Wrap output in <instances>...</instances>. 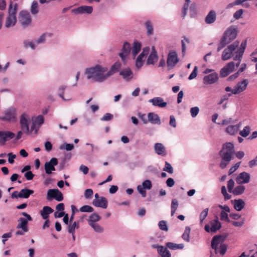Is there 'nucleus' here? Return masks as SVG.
Here are the masks:
<instances>
[{
	"label": "nucleus",
	"mask_w": 257,
	"mask_h": 257,
	"mask_svg": "<svg viewBox=\"0 0 257 257\" xmlns=\"http://www.w3.org/2000/svg\"><path fill=\"white\" fill-rule=\"evenodd\" d=\"M17 12V4H15L13 6L12 2H11L9 10L8 13L10 16H16V13Z\"/></svg>",
	"instance_id": "40"
},
{
	"label": "nucleus",
	"mask_w": 257,
	"mask_h": 257,
	"mask_svg": "<svg viewBox=\"0 0 257 257\" xmlns=\"http://www.w3.org/2000/svg\"><path fill=\"white\" fill-rule=\"evenodd\" d=\"M244 186L242 185H238L233 189V191H232V193L234 195H239L242 194L244 192Z\"/></svg>",
	"instance_id": "43"
},
{
	"label": "nucleus",
	"mask_w": 257,
	"mask_h": 257,
	"mask_svg": "<svg viewBox=\"0 0 257 257\" xmlns=\"http://www.w3.org/2000/svg\"><path fill=\"white\" fill-rule=\"evenodd\" d=\"M221 236H215L211 240V247L215 250V253H217V247L220 242Z\"/></svg>",
	"instance_id": "37"
},
{
	"label": "nucleus",
	"mask_w": 257,
	"mask_h": 257,
	"mask_svg": "<svg viewBox=\"0 0 257 257\" xmlns=\"http://www.w3.org/2000/svg\"><path fill=\"white\" fill-rule=\"evenodd\" d=\"M121 67V64L119 61L115 62L110 67L109 70L106 72L108 78L114 73L118 72Z\"/></svg>",
	"instance_id": "27"
},
{
	"label": "nucleus",
	"mask_w": 257,
	"mask_h": 257,
	"mask_svg": "<svg viewBox=\"0 0 257 257\" xmlns=\"http://www.w3.org/2000/svg\"><path fill=\"white\" fill-rule=\"evenodd\" d=\"M221 193L224 197L225 200H229L231 198V195L227 193L225 186H223L221 187Z\"/></svg>",
	"instance_id": "56"
},
{
	"label": "nucleus",
	"mask_w": 257,
	"mask_h": 257,
	"mask_svg": "<svg viewBox=\"0 0 257 257\" xmlns=\"http://www.w3.org/2000/svg\"><path fill=\"white\" fill-rule=\"evenodd\" d=\"M177 209V199H173L171 203V216H173Z\"/></svg>",
	"instance_id": "59"
},
{
	"label": "nucleus",
	"mask_w": 257,
	"mask_h": 257,
	"mask_svg": "<svg viewBox=\"0 0 257 257\" xmlns=\"http://www.w3.org/2000/svg\"><path fill=\"white\" fill-rule=\"evenodd\" d=\"M113 115L110 113H106L101 118V121H109L113 118Z\"/></svg>",
	"instance_id": "60"
},
{
	"label": "nucleus",
	"mask_w": 257,
	"mask_h": 257,
	"mask_svg": "<svg viewBox=\"0 0 257 257\" xmlns=\"http://www.w3.org/2000/svg\"><path fill=\"white\" fill-rule=\"evenodd\" d=\"M158 59L157 52L155 50L154 47H152V51L148 58L147 63L148 65L154 64L158 60Z\"/></svg>",
	"instance_id": "28"
},
{
	"label": "nucleus",
	"mask_w": 257,
	"mask_h": 257,
	"mask_svg": "<svg viewBox=\"0 0 257 257\" xmlns=\"http://www.w3.org/2000/svg\"><path fill=\"white\" fill-rule=\"evenodd\" d=\"M34 193V191L28 188L22 189L19 192V197L22 198H28L29 196Z\"/></svg>",
	"instance_id": "33"
},
{
	"label": "nucleus",
	"mask_w": 257,
	"mask_h": 257,
	"mask_svg": "<svg viewBox=\"0 0 257 257\" xmlns=\"http://www.w3.org/2000/svg\"><path fill=\"white\" fill-rule=\"evenodd\" d=\"M19 23L24 29L28 27L32 23V18L29 13L26 11H21L19 14Z\"/></svg>",
	"instance_id": "4"
},
{
	"label": "nucleus",
	"mask_w": 257,
	"mask_h": 257,
	"mask_svg": "<svg viewBox=\"0 0 257 257\" xmlns=\"http://www.w3.org/2000/svg\"><path fill=\"white\" fill-rule=\"evenodd\" d=\"M190 1V0H185V3L184 4L182 10V17L184 18L187 14V10L188 9Z\"/></svg>",
	"instance_id": "48"
},
{
	"label": "nucleus",
	"mask_w": 257,
	"mask_h": 257,
	"mask_svg": "<svg viewBox=\"0 0 257 257\" xmlns=\"http://www.w3.org/2000/svg\"><path fill=\"white\" fill-rule=\"evenodd\" d=\"M90 226L97 233H101L103 231V228L97 223L90 225Z\"/></svg>",
	"instance_id": "50"
},
{
	"label": "nucleus",
	"mask_w": 257,
	"mask_h": 257,
	"mask_svg": "<svg viewBox=\"0 0 257 257\" xmlns=\"http://www.w3.org/2000/svg\"><path fill=\"white\" fill-rule=\"evenodd\" d=\"M17 22L16 16H8L7 18L5 26L7 28H10L14 26Z\"/></svg>",
	"instance_id": "36"
},
{
	"label": "nucleus",
	"mask_w": 257,
	"mask_h": 257,
	"mask_svg": "<svg viewBox=\"0 0 257 257\" xmlns=\"http://www.w3.org/2000/svg\"><path fill=\"white\" fill-rule=\"evenodd\" d=\"M190 43L189 40L188 38H184V40H182L181 41V44H182V53L183 54V56H184L185 54V51H186V45Z\"/></svg>",
	"instance_id": "53"
},
{
	"label": "nucleus",
	"mask_w": 257,
	"mask_h": 257,
	"mask_svg": "<svg viewBox=\"0 0 257 257\" xmlns=\"http://www.w3.org/2000/svg\"><path fill=\"white\" fill-rule=\"evenodd\" d=\"M23 45L25 48L28 49L30 48L32 50H35L36 48V44L35 42L30 41L28 40H26L23 41Z\"/></svg>",
	"instance_id": "42"
},
{
	"label": "nucleus",
	"mask_w": 257,
	"mask_h": 257,
	"mask_svg": "<svg viewBox=\"0 0 257 257\" xmlns=\"http://www.w3.org/2000/svg\"><path fill=\"white\" fill-rule=\"evenodd\" d=\"M190 232V228L188 226L186 227L185 231L182 236V238L184 240L189 241Z\"/></svg>",
	"instance_id": "51"
},
{
	"label": "nucleus",
	"mask_w": 257,
	"mask_h": 257,
	"mask_svg": "<svg viewBox=\"0 0 257 257\" xmlns=\"http://www.w3.org/2000/svg\"><path fill=\"white\" fill-rule=\"evenodd\" d=\"M67 88L66 85H61L58 89V95L63 101H69L72 99V95L71 94H66V97L64 96V91Z\"/></svg>",
	"instance_id": "24"
},
{
	"label": "nucleus",
	"mask_w": 257,
	"mask_h": 257,
	"mask_svg": "<svg viewBox=\"0 0 257 257\" xmlns=\"http://www.w3.org/2000/svg\"><path fill=\"white\" fill-rule=\"evenodd\" d=\"M53 211V209L51 207L48 206H45L43 207L40 213L43 219H47L49 217V215L52 213Z\"/></svg>",
	"instance_id": "31"
},
{
	"label": "nucleus",
	"mask_w": 257,
	"mask_h": 257,
	"mask_svg": "<svg viewBox=\"0 0 257 257\" xmlns=\"http://www.w3.org/2000/svg\"><path fill=\"white\" fill-rule=\"evenodd\" d=\"M74 145L73 144H62L59 146V149H65L67 151H71L74 149Z\"/></svg>",
	"instance_id": "52"
},
{
	"label": "nucleus",
	"mask_w": 257,
	"mask_h": 257,
	"mask_svg": "<svg viewBox=\"0 0 257 257\" xmlns=\"http://www.w3.org/2000/svg\"><path fill=\"white\" fill-rule=\"evenodd\" d=\"M149 102H151L154 106H159L161 108L165 107L167 105V103L164 102L163 99L160 97H156L151 99L149 100Z\"/></svg>",
	"instance_id": "25"
},
{
	"label": "nucleus",
	"mask_w": 257,
	"mask_h": 257,
	"mask_svg": "<svg viewBox=\"0 0 257 257\" xmlns=\"http://www.w3.org/2000/svg\"><path fill=\"white\" fill-rule=\"evenodd\" d=\"M101 217L97 213L94 212L92 213L87 219L88 224L91 225L94 223H97L101 219Z\"/></svg>",
	"instance_id": "34"
},
{
	"label": "nucleus",
	"mask_w": 257,
	"mask_h": 257,
	"mask_svg": "<svg viewBox=\"0 0 257 257\" xmlns=\"http://www.w3.org/2000/svg\"><path fill=\"white\" fill-rule=\"evenodd\" d=\"M79 227V222L74 221L72 224L68 225L67 228L68 232L69 233H75V228H78Z\"/></svg>",
	"instance_id": "44"
},
{
	"label": "nucleus",
	"mask_w": 257,
	"mask_h": 257,
	"mask_svg": "<svg viewBox=\"0 0 257 257\" xmlns=\"http://www.w3.org/2000/svg\"><path fill=\"white\" fill-rule=\"evenodd\" d=\"M237 36V30L234 26H231L224 32L217 49L220 51L227 44L234 40Z\"/></svg>",
	"instance_id": "3"
},
{
	"label": "nucleus",
	"mask_w": 257,
	"mask_h": 257,
	"mask_svg": "<svg viewBox=\"0 0 257 257\" xmlns=\"http://www.w3.org/2000/svg\"><path fill=\"white\" fill-rule=\"evenodd\" d=\"M234 152V146L232 143L229 142L223 145L222 148L219 153L221 158L219 165L221 169L225 168L233 159Z\"/></svg>",
	"instance_id": "2"
},
{
	"label": "nucleus",
	"mask_w": 257,
	"mask_h": 257,
	"mask_svg": "<svg viewBox=\"0 0 257 257\" xmlns=\"http://www.w3.org/2000/svg\"><path fill=\"white\" fill-rule=\"evenodd\" d=\"M241 126V123L239 122V123L236 124V125H230L228 126L226 129H225V132L228 134L230 135H234L236 134L238 130H239V128Z\"/></svg>",
	"instance_id": "29"
},
{
	"label": "nucleus",
	"mask_w": 257,
	"mask_h": 257,
	"mask_svg": "<svg viewBox=\"0 0 257 257\" xmlns=\"http://www.w3.org/2000/svg\"><path fill=\"white\" fill-rule=\"evenodd\" d=\"M31 13L33 15H36L39 12L38 4L37 1H33L31 7Z\"/></svg>",
	"instance_id": "45"
},
{
	"label": "nucleus",
	"mask_w": 257,
	"mask_h": 257,
	"mask_svg": "<svg viewBox=\"0 0 257 257\" xmlns=\"http://www.w3.org/2000/svg\"><path fill=\"white\" fill-rule=\"evenodd\" d=\"M221 227L220 222L218 221V218L212 220L210 222V227L208 224L205 226V230L207 232L211 231V232H215L219 230Z\"/></svg>",
	"instance_id": "15"
},
{
	"label": "nucleus",
	"mask_w": 257,
	"mask_h": 257,
	"mask_svg": "<svg viewBox=\"0 0 257 257\" xmlns=\"http://www.w3.org/2000/svg\"><path fill=\"white\" fill-rule=\"evenodd\" d=\"M58 164V160L56 158H52L48 162H46L44 165L45 172L47 174L50 175L53 171L56 170L55 166Z\"/></svg>",
	"instance_id": "10"
},
{
	"label": "nucleus",
	"mask_w": 257,
	"mask_h": 257,
	"mask_svg": "<svg viewBox=\"0 0 257 257\" xmlns=\"http://www.w3.org/2000/svg\"><path fill=\"white\" fill-rule=\"evenodd\" d=\"M150 51V48L146 47L143 49L142 53L138 56L136 61V66L140 68L143 65V58L147 56Z\"/></svg>",
	"instance_id": "16"
},
{
	"label": "nucleus",
	"mask_w": 257,
	"mask_h": 257,
	"mask_svg": "<svg viewBox=\"0 0 257 257\" xmlns=\"http://www.w3.org/2000/svg\"><path fill=\"white\" fill-rule=\"evenodd\" d=\"M141 49V44L140 42L136 41L134 42L132 48V55L135 58L137 55L140 52Z\"/></svg>",
	"instance_id": "39"
},
{
	"label": "nucleus",
	"mask_w": 257,
	"mask_h": 257,
	"mask_svg": "<svg viewBox=\"0 0 257 257\" xmlns=\"http://www.w3.org/2000/svg\"><path fill=\"white\" fill-rule=\"evenodd\" d=\"M92 11L93 7L92 6H82L76 9H73L72 11L75 14H90L92 13Z\"/></svg>",
	"instance_id": "19"
},
{
	"label": "nucleus",
	"mask_w": 257,
	"mask_h": 257,
	"mask_svg": "<svg viewBox=\"0 0 257 257\" xmlns=\"http://www.w3.org/2000/svg\"><path fill=\"white\" fill-rule=\"evenodd\" d=\"M53 199L58 201H61L63 199L62 193L58 189H50L47 192V199L51 201Z\"/></svg>",
	"instance_id": "7"
},
{
	"label": "nucleus",
	"mask_w": 257,
	"mask_h": 257,
	"mask_svg": "<svg viewBox=\"0 0 257 257\" xmlns=\"http://www.w3.org/2000/svg\"><path fill=\"white\" fill-rule=\"evenodd\" d=\"M250 131V127L248 126H245L243 129L239 132V135L244 138L248 136Z\"/></svg>",
	"instance_id": "49"
},
{
	"label": "nucleus",
	"mask_w": 257,
	"mask_h": 257,
	"mask_svg": "<svg viewBox=\"0 0 257 257\" xmlns=\"http://www.w3.org/2000/svg\"><path fill=\"white\" fill-rule=\"evenodd\" d=\"M15 136V134L12 132L0 131V145H4L8 139L14 138Z\"/></svg>",
	"instance_id": "21"
},
{
	"label": "nucleus",
	"mask_w": 257,
	"mask_h": 257,
	"mask_svg": "<svg viewBox=\"0 0 257 257\" xmlns=\"http://www.w3.org/2000/svg\"><path fill=\"white\" fill-rule=\"evenodd\" d=\"M22 215L26 218L21 217L19 219L17 228L23 229L24 231H29L28 223L29 221H32L33 218L26 212H22Z\"/></svg>",
	"instance_id": "5"
},
{
	"label": "nucleus",
	"mask_w": 257,
	"mask_h": 257,
	"mask_svg": "<svg viewBox=\"0 0 257 257\" xmlns=\"http://www.w3.org/2000/svg\"><path fill=\"white\" fill-rule=\"evenodd\" d=\"M238 44H239V42L236 41V42H234L233 44L228 46L226 49H228L229 52H231L232 53V52L238 47Z\"/></svg>",
	"instance_id": "61"
},
{
	"label": "nucleus",
	"mask_w": 257,
	"mask_h": 257,
	"mask_svg": "<svg viewBox=\"0 0 257 257\" xmlns=\"http://www.w3.org/2000/svg\"><path fill=\"white\" fill-rule=\"evenodd\" d=\"M208 213V208L204 209L200 214V221L202 223L206 217Z\"/></svg>",
	"instance_id": "57"
},
{
	"label": "nucleus",
	"mask_w": 257,
	"mask_h": 257,
	"mask_svg": "<svg viewBox=\"0 0 257 257\" xmlns=\"http://www.w3.org/2000/svg\"><path fill=\"white\" fill-rule=\"evenodd\" d=\"M79 211L81 212H92L94 209L91 206L85 205L80 208Z\"/></svg>",
	"instance_id": "47"
},
{
	"label": "nucleus",
	"mask_w": 257,
	"mask_h": 257,
	"mask_svg": "<svg viewBox=\"0 0 257 257\" xmlns=\"http://www.w3.org/2000/svg\"><path fill=\"white\" fill-rule=\"evenodd\" d=\"M44 122V118L42 115H39L33 121L31 126V131H34L35 134H37L40 128V126Z\"/></svg>",
	"instance_id": "12"
},
{
	"label": "nucleus",
	"mask_w": 257,
	"mask_h": 257,
	"mask_svg": "<svg viewBox=\"0 0 257 257\" xmlns=\"http://www.w3.org/2000/svg\"><path fill=\"white\" fill-rule=\"evenodd\" d=\"M154 151L157 154L162 156L167 155L165 147L162 143H156L154 145Z\"/></svg>",
	"instance_id": "26"
},
{
	"label": "nucleus",
	"mask_w": 257,
	"mask_h": 257,
	"mask_svg": "<svg viewBox=\"0 0 257 257\" xmlns=\"http://www.w3.org/2000/svg\"><path fill=\"white\" fill-rule=\"evenodd\" d=\"M53 35L51 33H45L40 36V37L35 41V44L38 45L40 44L45 43L47 37H51Z\"/></svg>",
	"instance_id": "38"
},
{
	"label": "nucleus",
	"mask_w": 257,
	"mask_h": 257,
	"mask_svg": "<svg viewBox=\"0 0 257 257\" xmlns=\"http://www.w3.org/2000/svg\"><path fill=\"white\" fill-rule=\"evenodd\" d=\"M20 125L22 130L25 133L29 134L31 132V130L29 129V121L27 115L24 113L20 117Z\"/></svg>",
	"instance_id": "13"
},
{
	"label": "nucleus",
	"mask_w": 257,
	"mask_h": 257,
	"mask_svg": "<svg viewBox=\"0 0 257 257\" xmlns=\"http://www.w3.org/2000/svg\"><path fill=\"white\" fill-rule=\"evenodd\" d=\"M3 121H15L16 119V109L14 107H10L4 112V115L0 117Z\"/></svg>",
	"instance_id": "6"
},
{
	"label": "nucleus",
	"mask_w": 257,
	"mask_h": 257,
	"mask_svg": "<svg viewBox=\"0 0 257 257\" xmlns=\"http://www.w3.org/2000/svg\"><path fill=\"white\" fill-rule=\"evenodd\" d=\"M146 189L150 190L152 187V183L150 180H146L142 185Z\"/></svg>",
	"instance_id": "58"
},
{
	"label": "nucleus",
	"mask_w": 257,
	"mask_h": 257,
	"mask_svg": "<svg viewBox=\"0 0 257 257\" xmlns=\"http://www.w3.org/2000/svg\"><path fill=\"white\" fill-rule=\"evenodd\" d=\"M232 54V53L231 52H229L228 49H225L222 54V59L223 61L229 59L231 57Z\"/></svg>",
	"instance_id": "46"
},
{
	"label": "nucleus",
	"mask_w": 257,
	"mask_h": 257,
	"mask_svg": "<svg viewBox=\"0 0 257 257\" xmlns=\"http://www.w3.org/2000/svg\"><path fill=\"white\" fill-rule=\"evenodd\" d=\"M231 202L233 204L234 209L238 211L241 210L245 206L244 201L240 199H235L234 200H232Z\"/></svg>",
	"instance_id": "32"
},
{
	"label": "nucleus",
	"mask_w": 257,
	"mask_h": 257,
	"mask_svg": "<svg viewBox=\"0 0 257 257\" xmlns=\"http://www.w3.org/2000/svg\"><path fill=\"white\" fill-rule=\"evenodd\" d=\"M137 189L139 192L142 195V196L144 197L146 196V191H145V188L142 185H138L137 187Z\"/></svg>",
	"instance_id": "64"
},
{
	"label": "nucleus",
	"mask_w": 257,
	"mask_h": 257,
	"mask_svg": "<svg viewBox=\"0 0 257 257\" xmlns=\"http://www.w3.org/2000/svg\"><path fill=\"white\" fill-rule=\"evenodd\" d=\"M177 63V53L174 51H171L168 56L167 64L169 69L172 68Z\"/></svg>",
	"instance_id": "17"
},
{
	"label": "nucleus",
	"mask_w": 257,
	"mask_h": 257,
	"mask_svg": "<svg viewBox=\"0 0 257 257\" xmlns=\"http://www.w3.org/2000/svg\"><path fill=\"white\" fill-rule=\"evenodd\" d=\"M145 26L147 29V33L148 36L153 35L154 32L153 26L150 21H147L145 23Z\"/></svg>",
	"instance_id": "41"
},
{
	"label": "nucleus",
	"mask_w": 257,
	"mask_h": 257,
	"mask_svg": "<svg viewBox=\"0 0 257 257\" xmlns=\"http://www.w3.org/2000/svg\"><path fill=\"white\" fill-rule=\"evenodd\" d=\"M92 204L95 207L105 209L107 207L108 201L105 197L100 196L98 199H94Z\"/></svg>",
	"instance_id": "22"
},
{
	"label": "nucleus",
	"mask_w": 257,
	"mask_h": 257,
	"mask_svg": "<svg viewBox=\"0 0 257 257\" xmlns=\"http://www.w3.org/2000/svg\"><path fill=\"white\" fill-rule=\"evenodd\" d=\"M220 219L227 222H230V220L228 218V215L227 212H225L224 211H222L220 212Z\"/></svg>",
	"instance_id": "62"
},
{
	"label": "nucleus",
	"mask_w": 257,
	"mask_h": 257,
	"mask_svg": "<svg viewBox=\"0 0 257 257\" xmlns=\"http://www.w3.org/2000/svg\"><path fill=\"white\" fill-rule=\"evenodd\" d=\"M216 13L214 11H211L205 18V22L210 24L214 23L216 20Z\"/></svg>",
	"instance_id": "35"
},
{
	"label": "nucleus",
	"mask_w": 257,
	"mask_h": 257,
	"mask_svg": "<svg viewBox=\"0 0 257 257\" xmlns=\"http://www.w3.org/2000/svg\"><path fill=\"white\" fill-rule=\"evenodd\" d=\"M218 79V75L216 72H213L211 74L205 76L203 80L204 84H212L217 81Z\"/></svg>",
	"instance_id": "18"
},
{
	"label": "nucleus",
	"mask_w": 257,
	"mask_h": 257,
	"mask_svg": "<svg viewBox=\"0 0 257 257\" xmlns=\"http://www.w3.org/2000/svg\"><path fill=\"white\" fill-rule=\"evenodd\" d=\"M148 120L153 124H160L161 122L160 117L157 114L150 112L148 114Z\"/></svg>",
	"instance_id": "30"
},
{
	"label": "nucleus",
	"mask_w": 257,
	"mask_h": 257,
	"mask_svg": "<svg viewBox=\"0 0 257 257\" xmlns=\"http://www.w3.org/2000/svg\"><path fill=\"white\" fill-rule=\"evenodd\" d=\"M131 49L130 44L127 42H124L121 49V52L119 53L118 54L124 64H126L127 62V56L130 54Z\"/></svg>",
	"instance_id": "8"
},
{
	"label": "nucleus",
	"mask_w": 257,
	"mask_h": 257,
	"mask_svg": "<svg viewBox=\"0 0 257 257\" xmlns=\"http://www.w3.org/2000/svg\"><path fill=\"white\" fill-rule=\"evenodd\" d=\"M248 80L246 79L238 82L233 87V94L236 95L243 92L246 89L247 86L248 85Z\"/></svg>",
	"instance_id": "9"
},
{
	"label": "nucleus",
	"mask_w": 257,
	"mask_h": 257,
	"mask_svg": "<svg viewBox=\"0 0 257 257\" xmlns=\"http://www.w3.org/2000/svg\"><path fill=\"white\" fill-rule=\"evenodd\" d=\"M93 195V190L91 189H87L85 190L84 196L86 199H89Z\"/></svg>",
	"instance_id": "63"
},
{
	"label": "nucleus",
	"mask_w": 257,
	"mask_h": 257,
	"mask_svg": "<svg viewBox=\"0 0 257 257\" xmlns=\"http://www.w3.org/2000/svg\"><path fill=\"white\" fill-rule=\"evenodd\" d=\"M235 68V63L230 62L227 63L224 67L221 69L220 76L221 77H225L231 73Z\"/></svg>",
	"instance_id": "14"
},
{
	"label": "nucleus",
	"mask_w": 257,
	"mask_h": 257,
	"mask_svg": "<svg viewBox=\"0 0 257 257\" xmlns=\"http://www.w3.org/2000/svg\"><path fill=\"white\" fill-rule=\"evenodd\" d=\"M250 180V175L245 172L240 173L236 178V182L238 184L247 183Z\"/></svg>",
	"instance_id": "23"
},
{
	"label": "nucleus",
	"mask_w": 257,
	"mask_h": 257,
	"mask_svg": "<svg viewBox=\"0 0 257 257\" xmlns=\"http://www.w3.org/2000/svg\"><path fill=\"white\" fill-rule=\"evenodd\" d=\"M152 247L157 248L158 253L161 257H171V253L166 247L158 244H152Z\"/></svg>",
	"instance_id": "20"
},
{
	"label": "nucleus",
	"mask_w": 257,
	"mask_h": 257,
	"mask_svg": "<svg viewBox=\"0 0 257 257\" xmlns=\"http://www.w3.org/2000/svg\"><path fill=\"white\" fill-rule=\"evenodd\" d=\"M163 171H166L170 174H172L173 173V168L169 163L166 161L165 167L163 168Z\"/></svg>",
	"instance_id": "55"
},
{
	"label": "nucleus",
	"mask_w": 257,
	"mask_h": 257,
	"mask_svg": "<svg viewBox=\"0 0 257 257\" xmlns=\"http://www.w3.org/2000/svg\"><path fill=\"white\" fill-rule=\"evenodd\" d=\"M159 228L163 231H167L168 230V227L167 225V222L164 220H161L159 221L158 223Z\"/></svg>",
	"instance_id": "54"
},
{
	"label": "nucleus",
	"mask_w": 257,
	"mask_h": 257,
	"mask_svg": "<svg viewBox=\"0 0 257 257\" xmlns=\"http://www.w3.org/2000/svg\"><path fill=\"white\" fill-rule=\"evenodd\" d=\"M107 67H103L99 64L85 69L84 74L87 80H91L94 82L102 83L107 78L106 72Z\"/></svg>",
	"instance_id": "1"
},
{
	"label": "nucleus",
	"mask_w": 257,
	"mask_h": 257,
	"mask_svg": "<svg viewBox=\"0 0 257 257\" xmlns=\"http://www.w3.org/2000/svg\"><path fill=\"white\" fill-rule=\"evenodd\" d=\"M119 75L126 82H130L134 78V73L129 67L121 69L119 72Z\"/></svg>",
	"instance_id": "11"
}]
</instances>
